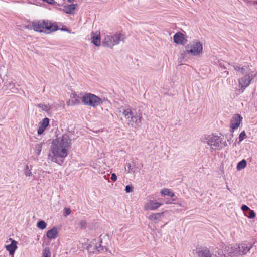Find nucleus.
<instances>
[{
    "label": "nucleus",
    "mask_w": 257,
    "mask_h": 257,
    "mask_svg": "<svg viewBox=\"0 0 257 257\" xmlns=\"http://www.w3.org/2000/svg\"><path fill=\"white\" fill-rule=\"evenodd\" d=\"M70 148L71 140L68 135L64 134L52 141L51 154H49L48 159L61 165L64 163V159L68 156Z\"/></svg>",
    "instance_id": "1"
},
{
    "label": "nucleus",
    "mask_w": 257,
    "mask_h": 257,
    "mask_svg": "<svg viewBox=\"0 0 257 257\" xmlns=\"http://www.w3.org/2000/svg\"><path fill=\"white\" fill-rule=\"evenodd\" d=\"M232 66L235 70L243 75L238 79L239 86L243 92L250 84L251 81L257 77V72L251 71L249 65L243 66L239 63H234Z\"/></svg>",
    "instance_id": "2"
},
{
    "label": "nucleus",
    "mask_w": 257,
    "mask_h": 257,
    "mask_svg": "<svg viewBox=\"0 0 257 257\" xmlns=\"http://www.w3.org/2000/svg\"><path fill=\"white\" fill-rule=\"evenodd\" d=\"M110 238L108 234H101L99 237V244L97 243L95 240H93L87 245L86 249L90 253L106 252L107 251L106 244H108Z\"/></svg>",
    "instance_id": "3"
},
{
    "label": "nucleus",
    "mask_w": 257,
    "mask_h": 257,
    "mask_svg": "<svg viewBox=\"0 0 257 257\" xmlns=\"http://www.w3.org/2000/svg\"><path fill=\"white\" fill-rule=\"evenodd\" d=\"M33 30L36 32L49 34L58 30V26L47 20L33 21Z\"/></svg>",
    "instance_id": "4"
},
{
    "label": "nucleus",
    "mask_w": 257,
    "mask_h": 257,
    "mask_svg": "<svg viewBox=\"0 0 257 257\" xmlns=\"http://www.w3.org/2000/svg\"><path fill=\"white\" fill-rule=\"evenodd\" d=\"M202 141L210 146L211 152L220 150L223 147L227 145L226 141H223L222 139L219 136L213 134L202 137Z\"/></svg>",
    "instance_id": "5"
},
{
    "label": "nucleus",
    "mask_w": 257,
    "mask_h": 257,
    "mask_svg": "<svg viewBox=\"0 0 257 257\" xmlns=\"http://www.w3.org/2000/svg\"><path fill=\"white\" fill-rule=\"evenodd\" d=\"M73 95V98L77 96V98H81L82 103L85 105L96 107L103 103L102 99L93 94L87 93H85L83 96L81 94H77L76 93H74Z\"/></svg>",
    "instance_id": "6"
},
{
    "label": "nucleus",
    "mask_w": 257,
    "mask_h": 257,
    "mask_svg": "<svg viewBox=\"0 0 257 257\" xmlns=\"http://www.w3.org/2000/svg\"><path fill=\"white\" fill-rule=\"evenodd\" d=\"M125 37L121 33H115L113 35H106L102 41V45L112 48L113 47L119 43L120 41L124 42Z\"/></svg>",
    "instance_id": "7"
},
{
    "label": "nucleus",
    "mask_w": 257,
    "mask_h": 257,
    "mask_svg": "<svg viewBox=\"0 0 257 257\" xmlns=\"http://www.w3.org/2000/svg\"><path fill=\"white\" fill-rule=\"evenodd\" d=\"M252 247V245L250 243L242 242L231 246L229 248V251L235 255H242L246 254Z\"/></svg>",
    "instance_id": "8"
},
{
    "label": "nucleus",
    "mask_w": 257,
    "mask_h": 257,
    "mask_svg": "<svg viewBox=\"0 0 257 257\" xmlns=\"http://www.w3.org/2000/svg\"><path fill=\"white\" fill-rule=\"evenodd\" d=\"M187 53H190L193 56L200 55L203 52L202 43L198 41H193L185 46Z\"/></svg>",
    "instance_id": "9"
},
{
    "label": "nucleus",
    "mask_w": 257,
    "mask_h": 257,
    "mask_svg": "<svg viewBox=\"0 0 257 257\" xmlns=\"http://www.w3.org/2000/svg\"><path fill=\"white\" fill-rule=\"evenodd\" d=\"M126 119L128 120L130 123L133 125L134 123L138 124L141 123L142 119V113L141 112H137L135 111H133L131 114L126 117Z\"/></svg>",
    "instance_id": "10"
},
{
    "label": "nucleus",
    "mask_w": 257,
    "mask_h": 257,
    "mask_svg": "<svg viewBox=\"0 0 257 257\" xmlns=\"http://www.w3.org/2000/svg\"><path fill=\"white\" fill-rule=\"evenodd\" d=\"M187 38L186 35L178 32L174 35L173 40L177 44L185 45L187 42Z\"/></svg>",
    "instance_id": "11"
},
{
    "label": "nucleus",
    "mask_w": 257,
    "mask_h": 257,
    "mask_svg": "<svg viewBox=\"0 0 257 257\" xmlns=\"http://www.w3.org/2000/svg\"><path fill=\"white\" fill-rule=\"evenodd\" d=\"M195 257H212L210 250L206 247L198 248L194 250ZM221 257H225L222 255Z\"/></svg>",
    "instance_id": "12"
},
{
    "label": "nucleus",
    "mask_w": 257,
    "mask_h": 257,
    "mask_svg": "<svg viewBox=\"0 0 257 257\" xmlns=\"http://www.w3.org/2000/svg\"><path fill=\"white\" fill-rule=\"evenodd\" d=\"M242 119V117L240 114H236L233 116L230 122V127L233 132L239 127Z\"/></svg>",
    "instance_id": "13"
},
{
    "label": "nucleus",
    "mask_w": 257,
    "mask_h": 257,
    "mask_svg": "<svg viewBox=\"0 0 257 257\" xmlns=\"http://www.w3.org/2000/svg\"><path fill=\"white\" fill-rule=\"evenodd\" d=\"M162 205L163 204L161 203L155 202L153 200H150L145 204L144 209L146 210H154L158 208Z\"/></svg>",
    "instance_id": "14"
},
{
    "label": "nucleus",
    "mask_w": 257,
    "mask_h": 257,
    "mask_svg": "<svg viewBox=\"0 0 257 257\" xmlns=\"http://www.w3.org/2000/svg\"><path fill=\"white\" fill-rule=\"evenodd\" d=\"M10 240H11V243L6 245V248L9 251L10 255L13 257L14 253L17 248V242L12 238H10Z\"/></svg>",
    "instance_id": "15"
},
{
    "label": "nucleus",
    "mask_w": 257,
    "mask_h": 257,
    "mask_svg": "<svg viewBox=\"0 0 257 257\" xmlns=\"http://www.w3.org/2000/svg\"><path fill=\"white\" fill-rule=\"evenodd\" d=\"M49 119L48 118H44L40 124V125L39 126L37 131L38 134L41 135L44 132L46 127L49 125Z\"/></svg>",
    "instance_id": "16"
},
{
    "label": "nucleus",
    "mask_w": 257,
    "mask_h": 257,
    "mask_svg": "<svg viewBox=\"0 0 257 257\" xmlns=\"http://www.w3.org/2000/svg\"><path fill=\"white\" fill-rule=\"evenodd\" d=\"M58 235L57 228L53 227L52 229L48 230L46 234V236L50 239H55Z\"/></svg>",
    "instance_id": "17"
},
{
    "label": "nucleus",
    "mask_w": 257,
    "mask_h": 257,
    "mask_svg": "<svg viewBox=\"0 0 257 257\" xmlns=\"http://www.w3.org/2000/svg\"><path fill=\"white\" fill-rule=\"evenodd\" d=\"M91 42L96 46H99L100 45V32L96 34L94 32L91 33Z\"/></svg>",
    "instance_id": "18"
},
{
    "label": "nucleus",
    "mask_w": 257,
    "mask_h": 257,
    "mask_svg": "<svg viewBox=\"0 0 257 257\" xmlns=\"http://www.w3.org/2000/svg\"><path fill=\"white\" fill-rule=\"evenodd\" d=\"M133 110L132 109V108L130 106L127 105H124L122 106L120 108L119 112H122L123 115L124 117L126 118V117L128 116L130 114H131V112Z\"/></svg>",
    "instance_id": "19"
},
{
    "label": "nucleus",
    "mask_w": 257,
    "mask_h": 257,
    "mask_svg": "<svg viewBox=\"0 0 257 257\" xmlns=\"http://www.w3.org/2000/svg\"><path fill=\"white\" fill-rule=\"evenodd\" d=\"M77 6V4L67 5L63 7V10L67 14H73L75 12L76 7Z\"/></svg>",
    "instance_id": "20"
},
{
    "label": "nucleus",
    "mask_w": 257,
    "mask_h": 257,
    "mask_svg": "<svg viewBox=\"0 0 257 257\" xmlns=\"http://www.w3.org/2000/svg\"><path fill=\"white\" fill-rule=\"evenodd\" d=\"M161 193L163 195H167L171 197L175 196L174 193L169 189H164L161 191Z\"/></svg>",
    "instance_id": "21"
},
{
    "label": "nucleus",
    "mask_w": 257,
    "mask_h": 257,
    "mask_svg": "<svg viewBox=\"0 0 257 257\" xmlns=\"http://www.w3.org/2000/svg\"><path fill=\"white\" fill-rule=\"evenodd\" d=\"M247 165V162L245 159H243L239 162L237 165V170H241L246 167Z\"/></svg>",
    "instance_id": "22"
},
{
    "label": "nucleus",
    "mask_w": 257,
    "mask_h": 257,
    "mask_svg": "<svg viewBox=\"0 0 257 257\" xmlns=\"http://www.w3.org/2000/svg\"><path fill=\"white\" fill-rule=\"evenodd\" d=\"M125 171L127 173H129L131 171H132L133 172H135L138 171V170L136 168H132V165L129 163H126L125 164Z\"/></svg>",
    "instance_id": "23"
},
{
    "label": "nucleus",
    "mask_w": 257,
    "mask_h": 257,
    "mask_svg": "<svg viewBox=\"0 0 257 257\" xmlns=\"http://www.w3.org/2000/svg\"><path fill=\"white\" fill-rule=\"evenodd\" d=\"M163 212L153 213L148 217V219L151 220H158L163 214Z\"/></svg>",
    "instance_id": "24"
},
{
    "label": "nucleus",
    "mask_w": 257,
    "mask_h": 257,
    "mask_svg": "<svg viewBox=\"0 0 257 257\" xmlns=\"http://www.w3.org/2000/svg\"><path fill=\"white\" fill-rule=\"evenodd\" d=\"M43 144L44 143H41L40 144H37L35 145V153L37 156H39L40 155Z\"/></svg>",
    "instance_id": "25"
},
{
    "label": "nucleus",
    "mask_w": 257,
    "mask_h": 257,
    "mask_svg": "<svg viewBox=\"0 0 257 257\" xmlns=\"http://www.w3.org/2000/svg\"><path fill=\"white\" fill-rule=\"evenodd\" d=\"M46 226V223L43 220H40L37 222V226L41 229H44Z\"/></svg>",
    "instance_id": "26"
},
{
    "label": "nucleus",
    "mask_w": 257,
    "mask_h": 257,
    "mask_svg": "<svg viewBox=\"0 0 257 257\" xmlns=\"http://www.w3.org/2000/svg\"><path fill=\"white\" fill-rule=\"evenodd\" d=\"M43 257H51V252L49 247H45L43 250Z\"/></svg>",
    "instance_id": "27"
},
{
    "label": "nucleus",
    "mask_w": 257,
    "mask_h": 257,
    "mask_svg": "<svg viewBox=\"0 0 257 257\" xmlns=\"http://www.w3.org/2000/svg\"><path fill=\"white\" fill-rule=\"evenodd\" d=\"M36 106L38 108H41L43 111H48L50 108L49 106L44 104H38Z\"/></svg>",
    "instance_id": "28"
},
{
    "label": "nucleus",
    "mask_w": 257,
    "mask_h": 257,
    "mask_svg": "<svg viewBox=\"0 0 257 257\" xmlns=\"http://www.w3.org/2000/svg\"><path fill=\"white\" fill-rule=\"evenodd\" d=\"M24 173L25 175L26 176H32V173L30 169H29V167L27 165L25 166V169H24Z\"/></svg>",
    "instance_id": "29"
},
{
    "label": "nucleus",
    "mask_w": 257,
    "mask_h": 257,
    "mask_svg": "<svg viewBox=\"0 0 257 257\" xmlns=\"http://www.w3.org/2000/svg\"><path fill=\"white\" fill-rule=\"evenodd\" d=\"M74 93H73L74 94ZM72 96L71 97L72 98V102L74 104H77V105H78L80 103L81 101H80V100H81V98H77V96H75V98H73V93L72 94Z\"/></svg>",
    "instance_id": "30"
},
{
    "label": "nucleus",
    "mask_w": 257,
    "mask_h": 257,
    "mask_svg": "<svg viewBox=\"0 0 257 257\" xmlns=\"http://www.w3.org/2000/svg\"><path fill=\"white\" fill-rule=\"evenodd\" d=\"M248 212V214L246 215L248 217L253 219L255 217V213L253 210L250 209Z\"/></svg>",
    "instance_id": "31"
},
{
    "label": "nucleus",
    "mask_w": 257,
    "mask_h": 257,
    "mask_svg": "<svg viewBox=\"0 0 257 257\" xmlns=\"http://www.w3.org/2000/svg\"><path fill=\"white\" fill-rule=\"evenodd\" d=\"M134 187L131 185H128L125 186V191L126 193H131L133 191Z\"/></svg>",
    "instance_id": "32"
},
{
    "label": "nucleus",
    "mask_w": 257,
    "mask_h": 257,
    "mask_svg": "<svg viewBox=\"0 0 257 257\" xmlns=\"http://www.w3.org/2000/svg\"><path fill=\"white\" fill-rule=\"evenodd\" d=\"M246 136V133L244 131H242L239 136V141L241 142L244 140Z\"/></svg>",
    "instance_id": "33"
},
{
    "label": "nucleus",
    "mask_w": 257,
    "mask_h": 257,
    "mask_svg": "<svg viewBox=\"0 0 257 257\" xmlns=\"http://www.w3.org/2000/svg\"><path fill=\"white\" fill-rule=\"evenodd\" d=\"M15 83L11 82L9 84L8 88L13 92H16L15 90H17V89L15 88Z\"/></svg>",
    "instance_id": "34"
},
{
    "label": "nucleus",
    "mask_w": 257,
    "mask_h": 257,
    "mask_svg": "<svg viewBox=\"0 0 257 257\" xmlns=\"http://www.w3.org/2000/svg\"><path fill=\"white\" fill-rule=\"evenodd\" d=\"M79 225L82 229H84L86 227V222L85 220H80L79 223Z\"/></svg>",
    "instance_id": "35"
},
{
    "label": "nucleus",
    "mask_w": 257,
    "mask_h": 257,
    "mask_svg": "<svg viewBox=\"0 0 257 257\" xmlns=\"http://www.w3.org/2000/svg\"><path fill=\"white\" fill-rule=\"evenodd\" d=\"M241 209L244 211H248L250 209L246 205H242L241 206Z\"/></svg>",
    "instance_id": "36"
},
{
    "label": "nucleus",
    "mask_w": 257,
    "mask_h": 257,
    "mask_svg": "<svg viewBox=\"0 0 257 257\" xmlns=\"http://www.w3.org/2000/svg\"><path fill=\"white\" fill-rule=\"evenodd\" d=\"M175 201V199L172 198V201H170V200L165 201V204H176V203L174 202Z\"/></svg>",
    "instance_id": "37"
},
{
    "label": "nucleus",
    "mask_w": 257,
    "mask_h": 257,
    "mask_svg": "<svg viewBox=\"0 0 257 257\" xmlns=\"http://www.w3.org/2000/svg\"><path fill=\"white\" fill-rule=\"evenodd\" d=\"M71 209L70 208H65L64 209V213L66 214V215H69L71 213Z\"/></svg>",
    "instance_id": "38"
},
{
    "label": "nucleus",
    "mask_w": 257,
    "mask_h": 257,
    "mask_svg": "<svg viewBox=\"0 0 257 257\" xmlns=\"http://www.w3.org/2000/svg\"><path fill=\"white\" fill-rule=\"evenodd\" d=\"M187 54L188 53H187L186 50L185 49V51H184L182 53H181V54H180L181 58L184 59Z\"/></svg>",
    "instance_id": "39"
},
{
    "label": "nucleus",
    "mask_w": 257,
    "mask_h": 257,
    "mask_svg": "<svg viewBox=\"0 0 257 257\" xmlns=\"http://www.w3.org/2000/svg\"><path fill=\"white\" fill-rule=\"evenodd\" d=\"M111 179L114 182H115L117 180V176L115 173H112L111 174Z\"/></svg>",
    "instance_id": "40"
},
{
    "label": "nucleus",
    "mask_w": 257,
    "mask_h": 257,
    "mask_svg": "<svg viewBox=\"0 0 257 257\" xmlns=\"http://www.w3.org/2000/svg\"><path fill=\"white\" fill-rule=\"evenodd\" d=\"M25 28L28 29H33V22H32V24H29L28 25H25Z\"/></svg>",
    "instance_id": "41"
},
{
    "label": "nucleus",
    "mask_w": 257,
    "mask_h": 257,
    "mask_svg": "<svg viewBox=\"0 0 257 257\" xmlns=\"http://www.w3.org/2000/svg\"><path fill=\"white\" fill-rule=\"evenodd\" d=\"M45 2L51 5H53L55 3V1L54 0H45Z\"/></svg>",
    "instance_id": "42"
},
{
    "label": "nucleus",
    "mask_w": 257,
    "mask_h": 257,
    "mask_svg": "<svg viewBox=\"0 0 257 257\" xmlns=\"http://www.w3.org/2000/svg\"><path fill=\"white\" fill-rule=\"evenodd\" d=\"M245 2H246V3H251V4H253L254 5H257V1H245Z\"/></svg>",
    "instance_id": "43"
},
{
    "label": "nucleus",
    "mask_w": 257,
    "mask_h": 257,
    "mask_svg": "<svg viewBox=\"0 0 257 257\" xmlns=\"http://www.w3.org/2000/svg\"><path fill=\"white\" fill-rule=\"evenodd\" d=\"M61 30L62 31H67V32L69 31V30L67 28H65V29L62 28Z\"/></svg>",
    "instance_id": "44"
},
{
    "label": "nucleus",
    "mask_w": 257,
    "mask_h": 257,
    "mask_svg": "<svg viewBox=\"0 0 257 257\" xmlns=\"http://www.w3.org/2000/svg\"><path fill=\"white\" fill-rule=\"evenodd\" d=\"M73 0H68V1L70 3H71L73 2Z\"/></svg>",
    "instance_id": "45"
},
{
    "label": "nucleus",
    "mask_w": 257,
    "mask_h": 257,
    "mask_svg": "<svg viewBox=\"0 0 257 257\" xmlns=\"http://www.w3.org/2000/svg\"><path fill=\"white\" fill-rule=\"evenodd\" d=\"M132 168H136L135 166H134V164L132 166Z\"/></svg>",
    "instance_id": "46"
},
{
    "label": "nucleus",
    "mask_w": 257,
    "mask_h": 257,
    "mask_svg": "<svg viewBox=\"0 0 257 257\" xmlns=\"http://www.w3.org/2000/svg\"><path fill=\"white\" fill-rule=\"evenodd\" d=\"M227 189H228V190H230L229 188H228V187L227 186Z\"/></svg>",
    "instance_id": "47"
},
{
    "label": "nucleus",
    "mask_w": 257,
    "mask_h": 257,
    "mask_svg": "<svg viewBox=\"0 0 257 257\" xmlns=\"http://www.w3.org/2000/svg\"><path fill=\"white\" fill-rule=\"evenodd\" d=\"M227 189H228V190H230L229 188H228V187L227 186Z\"/></svg>",
    "instance_id": "48"
},
{
    "label": "nucleus",
    "mask_w": 257,
    "mask_h": 257,
    "mask_svg": "<svg viewBox=\"0 0 257 257\" xmlns=\"http://www.w3.org/2000/svg\"><path fill=\"white\" fill-rule=\"evenodd\" d=\"M220 65H221V67H224V65H222H222H221V64H220Z\"/></svg>",
    "instance_id": "49"
},
{
    "label": "nucleus",
    "mask_w": 257,
    "mask_h": 257,
    "mask_svg": "<svg viewBox=\"0 0 257 257\" xmlns=\"http://www.w3.org/2000/svg\"><path fill=\"white\" fill-rule=\"evenodd\" d=\"M43 1H45V0H43Z\"/></svg>",
    "instance_id": "50"
}]
</instances>
